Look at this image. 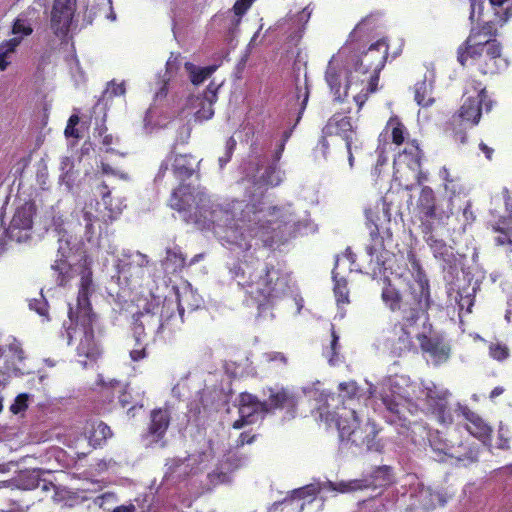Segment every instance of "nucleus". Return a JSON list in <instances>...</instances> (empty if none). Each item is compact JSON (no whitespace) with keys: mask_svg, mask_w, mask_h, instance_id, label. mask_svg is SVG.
<instances>
[{"mask_svg":"<svg viewBox=\"0 0 512 512\" xmlns=\"http://www.w3.org/2000/svg\"><path fill=\"white\" fill-rule=\"evenodd\" d=\"M229 275L243 292V304L259 313L272 309L289 291L290 276L279 263L245 256L232 264Z\"/></svg>","mask_w":512,"mask_h":512,"instance_id":"obj_1","label":"nucleus"},{"mask_svg":"<svg viewBox=\"0 0 512 512\" xmlns=\"http://www.w3.org/2000/svg\"><path fill=\"white\" fill-rule=\"evenodd\" d=\"M228 206L217 205L212 209L214 232L225 243L248 251L252 247L251 241L262 233L265 225L260 224L259 212L254 205L246 204L242 208V202L234 200Z\"/></svg>","mask_w":512,"mask_h":512,"instance_id":"obj_2","label":"nucleus"},{"mask_svg":"<svg viewBox=\"0 0 512 512\" xmlns=\"http://www.w3.org/2000/svg\"><path fill=\"white\" fill-rule=\"evenodd\" d=\"M189 296H191L189 294ZM188 294L178 295L177 301L152 296L143 308L137 314L133 324V338L139 344V348H133L130 351V357L133 361H140L147 356V343L145 328L162 333L165 330L172 331V322L183 323L184 305L187 303Z\"/></svg>","mask_w":512,"mask_h":512,"instance_id":"obj_3","label":"nucleus"},{"mask_svg":"<svg viewBox=\"0 0 512 512\" xmlns=\"http://www.w3.org/2000/svg\"><path fill=\"white\" fill-rule=\"evenodd\" d=\"M94 292L92 279V270L84 259V266L81 272V279L77 295L76 310L69 308V318L75 320L76 327L73 329L76 333L78 330L82 336L77 346L78 356H83L91 361H96L100 356V349L95 341L93 323L96 315L92 311L90 296Z\"/></svg>","mask_w":512,"mask_h":512,"instance_id":"obj_4","label":"nucleus"},{"mask_svg":"<svg viewBox=\"0 0 512 512\" xmlns=\"http://www.w3.org/2000/svg\"><path fill=\"white\" fill-rule=\"evenodd\" d=\"M381 299L391 312H398L401 320L394 324L392 345L399 351L409 352L414 348L411 328L415 327L420 318L428 312L431 306L401 300L400 291L386 278V285L381 292Z\"/></svg>","mask_w":512,"mask_h":512,"instance_id":"obj_5","label":"nucleus"},{"mask_svg":"<svg viewBox=\"0 0 512 512\" xmlns=\"http://www.w3.org/2000/svg\"><path fill=\"white\" fill-rule=\"evenodd\" d=\"M366 228L369 231V244L366 252L370 257L369 265L373 275L383 274L386 267V241H392L391 213L385 202L377 203L365 210Z\"/></svg>","mask_w":512,"mask_h":512,"instance_id":"obj_6","label":"nucleus"},{"mask_svg":"<svg viewBox=\"0 0 512 512\" xmlns=\"http://www.w3.org/2000/svg\"><path fill=\"white\" fill-rule=\"evenodd\" d=\"M388 44L384 39L371 44L369 48L353 59V72L357 80L366 83L365 88L354 96L359 108L366 102L369 94L377 90L379 73L385 66L388 57Z\"/></svg>","mask_w":512,"mask_h":512,"instance_id":"obj_7","label":"nucleus"},{"mask_svg":"<svg viewBox=\"0 0 512 512\" xmlns=\"http://www.w3.org/2000/svg\"><path fill=\"white\" fill-rule=\"evenodd\" d=\"M336 426L341 441L368 451L379 450L380 445L376 441L378 430L375 423L369 418L366 421L361 420L355 410L344 408L343 412L338 414Z\"/></svg>","mask_w":512,"mask_h":512,"instance_id":"obj_8","label":"nucleus"},{"mask_svg":"<svg viewBox=\"0 0 512 512\" xmlns=\"http://www.w3.org/2000/svg\"><path fill=\"white\" fill-rule=\"evenodd\" d=\"M334 136L341 138L345 142L349 165L352 168L354 165L352 145L357 139V133L356 128L352 125L351 117L336 113L328 119L327 123L322 128V135L318 142L317 149L325 159L329 154L330 142L328 138Z\"/></svg>","mask_w":512,"mask_h":512,"instance_id":"obj_9","label":"nucleus"},{"mask_svg":"<svg viewBox=\"0 0 512 512\" xmlns=\"http://www.w3.org/2000/svg\"><path fill=\"white\" fill-rule=\"evenodd\" d=\"M463 98L464 101L457 111V117L461 122L475 126L481 119L482 105L486 107L487 111L491 109V101L487 100L486 86L476 78H468L464 84Z\"/></svg>","mask_w":512,"mask_h":512,"instance_id":"obj_10","label":"nucleus"},{"mask_svg":"<svg viewBox=\"0 0 512 512\" xmlns=\"http://www.w3.org/2000/svg\"><path fill=\"white\" fill-rule=\"evenodd\" d=\"M25 351L16 338H10L0 344V383L5 384L11 378L22 377L28 373Z\"/></svg>","mask_w":512,"mask_h":512,"instance_id":"obj_11","label":"nucleus"},{"mask_svg":"<svg viewBox=\"0 0 512 512\" xmlns=\"http://www.w3.org/2000/svg\"><path fill=\"white\" fill-rule=\"evenodd\" d=\"M35 214L36 206L33 202H25L22 206L18 207L9 227L5 230V238L17 243L29 240L31 238Z\"/></svg>","mask_w":512,"mask_h":512,"instance_id":"obj_12","label":"nucleus"},{"mask_svg":"<svg viewBox=\"0 0 512 512\" xmlns=\"http://www.w3.org/2000/svg\"><path fill=\"white\" fill-rule=\"evenodd\" d=\"M451 393L447 389L438 388L434 383L425 388V403L428 411L443 426H450L454 422L449 406Z\"/></svg>","mask_w":512,"mask_h":512,"instance_id":"obj_13","label":"nucleus"},{"mask_svg":"<svg viewBox=\"0 0 512 512\" xmlns=\"http://www.w3.org/2000/svg\"><path fill=\"white\" fill-rule=\"evenodd\" d=\"M409 261L414 273V283H410L408 285V290L404 293L400 292L401 300L431 306L432 300L430 296V285L425 271L415 255H410Z\"/></svg>","mask_w":512,"mask_h":512,"instance_id":"obj_14","label":"nucleus"},{"mask_svg":"<svg viewBox=\"0 0 512 512\" xmlns=\"http://www.w3.org/2000/svg\"><path fill=\"white\" fill-rule=\"evenodd\" d=\"M416 209L419 216L435 218L439 223L448 220L453 213L450 200H447L446 207H444L443 203L437 200L434 190L429 186L421 188L416 202Z\"/></svg>","mask_w":512,"mask_h":512,"instance_id":"obj_15","label":"nucleus"},{"mask_svg":"<svg viewBox=\"0 0 512 512\" xmlns=\"http://www.w3.org/2000/svg\"><path fill=\"white\" fill-rule=\"evenodd\" d=\"M468 62L483 75L498 74L509 65L508 60L502 56L501 44H492L491 48L481 51L479 56L469 57Z\"/></svg>","mask_w":512,"mask_h":512,"instance_id":"obj_16","label":"nucleus"},{"mask_svg":"<svg viewBox=\"0 0 512 512\" xmlns=\"http://www.w3.org/2000/svg\"><path fill=\"white\" fill-rule=\"evenodd\" d=\"M492 44L501 43L478 30L471 29L467 39L457 49V60L464 67L468 64L469 57L479 56L481 51L491 48Z\"/></svg>","mask_w":512,"mask_h":512,"instance_id":"obj_17","label":"nucleus"},{"mask_svg":"<svg viewBox=\"0 0 512 512\" xmlns=\"http://www.w3.org/2000/svg\"><path fill=\"white\" fill-rule=\"evenodd\" d=\"M76 11L75 0H54L51 10V29L56 36H66Z\"/></svg>","mask_w":512,"mask_h":512,"instance_id":"obj_18","label":"nucleus"},{"mask_svg":"<svg viewBox=\"0 0 512 512\" xmlns=\"http://www.w3.org/2000/svg\"><path fill=\"white\" fill-rule=\"evenodd\" d=\"M269 397L266 400L267 413H273L276 410H284L289 418H294L297 414L299 397L288 388L269 389Z\"/></svg>","mask_w":512,"mask_h":512,"instance_id":"obj_19","label":"nucleus"},{"mask_svg":"<svg viewBox=\"0 0 512 512\" xmlns=\"http://www.w3.org/2000/svg\"><path fill=\"white\" fill-rule=\"evenodd\" d=\"M175 148V145L173 146ZM168 160L172 161L174 176L181 180H187L198 173L201 160H198L191 153L178 154L174 149L168 154Z\"/></svg>","mask_w":512,"mask_h":512,"instance_id":"obj_20","label":"nucleus"},{"mask_svg":"<svg viewBox=\"0 0 512 512\" xmlns=\"http://www.w3.org/2000/svg\"><path fill=\"white\" fill-rule=\"evenodd\" d=\"M457 410L466 420L465 429L475 438L486 442L490 440L492 428L482 419L480 415L472 411L467 405H457Z\"/></svg>","mask_w":512,"mask_h":512,"instance_id":"obj_21","label":"nucleus"},{"mask_svg":"<svg viewBox=\"0 0 512 512\" xmlns=\"http://www.w3.org/2000/svg\"><path fill=\"white\" fill-rule=\"evenodd\" d=\"M363 490L385 488L394 483L393 468L389 465H381L372 469L368 474L360 478Z\"/></svg>","mask_w":512,"mask_h":512,"instance_id":"obj_22","label":"nucleus"},{"mask_svg":"<svg viewBox=\"0 0 512 512\" xmlns=\"http://www.w3.org/2000/svg\"><path fill=\"white\" fill-rule=\"evenodd\" d=\"M325 79L335 99L343 100L347 96L348 88L355 83L354 79H357V75L351 70L347 83L343 87L341 82V70L333 61H330L325 72Z\"/></svg>","mask_w":512,"mask_h":512,"instance_id":"obj_23","label":"nucleus"},{"mask_svg":"<svg viewBox=\"0 0 512 512\" xmlns=\"http://www.w3.org/2000/svg\"><path fill=\"white\" fill-rule=\"evenodd\" d=\"M83 433L89 445L95 449L102 447L113 435L110 427L99 420H87L83 427Z\"/></svg>","mask_w":512,"mask_h":512,"instance_id":"obj_24","label":"nucleus"},{"mask_svg":"<svg viewBox=\"0 0 512 512\" xmlns=\"http://www.w3.org/2000/svg\"><path fill=\"white\" fill-rule=\"evenodd\" d=\"M170 412L167 409H154L150 414L148 434L156 441L162 439L170 425Z\"/></svg>","mask_w":512,"mask_h":512,"instance_id":"obj_25","label":"nucleus"},{"mask_svg":"<svg viewBox=\"0 0 512 512\" xmlns=\"http://www.w3.org/2000/svg\"><path fill=\"white\" fill-rule=\"evenodd\" d=\"M98 190L106 210V213L103 215L104 221L106 223L112 222L122 213L124 208L123 202L119 199L114 200L111 197V191L105 182L99 185Z\"/></svg>","mask_w":512,"mask_h":512,"instance_id":"obj_26","label":"nucleus"},{"mask_svg":"<svg viewBox=\"0 0 512 512\" xmlns=\"http://www.w3.org/2000/svg\"><path fill=\"white\" fill-rule=\"evenodd\" d=\"M161 266L166 275L179 273L186 266V256L178 246L168 248L165 258L161 261Z\"/></svg>","mask_w":512,"mask_h":512,"instance_id":"obj_27","label":"nucleus"},{"mask_svg":"<svg viewBox=\"0 0 512 512\" xmlns=\"http://www.w3.org/2000/svg\"><path fill=\"white\" fill-rule=\"evenodd\" d=\"M420 347L424 352L429 353L432 357L446 360L450 353V348L440 338L429 337L425 334L418 336Z\"/></svg>","mask_w":512,"mask_h":512,"instance_id":"obj_28","label":"nucleus"},{"mask_svg":"<svg viewBox=\"0 0 512 512\" xmlns=\"http://www.w3.org/2000/svg\"><path fill=\"white\" fill-rule=\"evenodd\" d=\"M267 414L266 400L260 401L257 396L243 392L239 396V414L253 417L255 414Z\"/></svg>","mask_w":512,"mask_h":512,"instance_id":"obj_29","label":"nucleus"},{"mask_svg":"<svg viewBox=\"0 0 512 512\" xmlns=\"http://www.w3.org/2000/svg\"><path fill=\"white\" fill-rule=\"evenodd\" d=\"M190 187L179 185L171 194L169 199L170 207L181 212L187 211L194 201L193 195L189 192Z\"/></svg>","mask_w":512,"mask_h":512,"instance_id":"obj_30","label":"nucleus"},{"mask_svg":"<svg viewBox=\"0 0 512 512\" xmlns=\"http://www.w3.org/2000/svg\"><path fill=\"white\" fill-rule=\"evenodd\" d=\"M425 241L436 259L449 263L454 258L452 247L447 245L443 239L430 235L425 238Z\"/></svg>","mask_w":512,"mask_h":512,"instance_id":"obj_31","label":"nucleus"},{"mask_svg":"<svg viewBox=\"0 0 512 512\" xmlns=\"http://www.w3.org/2000/svg\"><path fill=\"white\" fill-rule=\"evenodd\" d=\"M416 497L419 507L424 511L434 509L437 505H444L445 503L442 495L433 491L430 487H422Z\"/></svg>","mask_w":512,"mask_h":512,"instance_id":"obj_32","label":"nucleus"},{"mask_svg":"<svg viewBox=\"0 0 512 512\" xmlns=\"http://www.w3.org/2000/svg\"><path fill=\"white\" fill-rule=\"evenodd\" d=\"M439 176L443 181L445 191L449 193L448 200H450V203H452V198L456 195H459L464 190L460 179L458 177L452 176L449 169L445 166L440 169Z\"/></svg>","mask_w":512,"mask_h":512,"instance_id":"obj_33","label":"nucleus"},{"mask_svg":"<svg viewBox=\"0 0 512 512\" xmlns=\"http://www.w3.org/2000/svg\"><path fill=\"white\" fill-rule=\"evenodd\" d=\"M64 252L61 253V258L56 259L52 265V270L57 274L56 283L59 286H65L72 279V267L66 260Z\"/></svg>","mask_w":512,"mask_h":512,"instance_id":"obj_34","label":"nucleus"},{"mask_svg":"<svg viewBox=\"0 0 512 512\" xmlns=\"http://www.w3.org/2000/svg\"><path fill=\"white\" fill-rule=\"evenodd\" d=\"M191 106L197 108L195 112L196 119L209 120L214 115L213 105L216 101L201 98V96H193L189 99Z\"/></svg>","mask_w":512,"mask_h":512,"instance_id":"obj_35","label":"nucleus"},{"mask_svg":"<svg viewBox=\"0 0 512 512\" xmlns=\"http://www.w3.org/2000/svg\"><path fill=\"white\" fill-rule=\"evenodd\" d=\"M285 150L284 143H278L277 147L272 155V163L267 167L265 172L262 175L263 181L268 185H278L279 179L274 176L277 168H278V162L280 161L282 154Z\"/></svg>","mask_w":512,"mask_h":512,"instance_id":"obj_36","label":"nucleus"},{"mask_svg":"<svg viewBox=\"0 0 512 512\" xmlns=\"http://www.w3.org/2000/svg\"><path fill=\"white\" fill-rule=\"evenodd\" d=\"M186 71L190 75L192 84L199 85L210 77L218 68L217 65H210L199 68L191 62H186L184 65Z\"/></svg>","mask_w":512,"mask_h":512,"instance_id":"obj_37","label":"nucleus"},{"mask_svg":"<svg viewBox=\"0 0 512 512\" xmlns=\"http://www.w3.org/2000/svg\"><path fill=\"white\" fill-rule=\"evenodd\" d=\"M406 146L403 149L402 153L399 155L400 157L402 155L408 157L407 165L411 168L414 167H420L421 164V158H422V150L419 146L418 140L416 139H407L404 143Z\"/></svg>","mask_w":512,"mask_h":512,"instance_id":"obj_38","label":"nucleus"},{"mask_svg":"<svg viewBox=\"0 0 512 512\" xmlns=\"http://www.w3.org/2000/svg\"><path fill=\"white\" fill-rule=\"evenodd\" d=\"M21 44V38L12 37L0 43V71H5L11 64L10 55Z\"/></svg>","mask_w":512,"mask_h":512,"instance_id":"obj_39","label":"nucleus"},{"mask_svg":"<svg viewBox=\"0 0 512 512\" xmlns=\"http://www.w3.org/2000/svg\"><path fill=\"white\" fill-rule=\"evenodd\" d=\"M387 128H391V141L400 146L409 138L406 126L397 117H391L387 122Z\"/></svg>","mask_w":512,"mask_h":512,"instance_id":"obj_40","label":"nucleus"},{"mask_svg":"<svg viewBox=\"0 0 512 512\" xmlns=\"http://www.w3.org/2000/svg\"><path fill=\"white\" fill-rule=\"evenodd\" d=\"M360 478L352 479L348 481L331 482L328 481L325 485V489L336 491L338 493H354L357 491H363Z\"/></svg>","mask_w":512,"mask_h":512,"instance_id":"obj_41","label":"nucleus"},{"mask_svg":"<svg viewBox=\"0 0 512 512\" xmlns=\"http://www.w3.org/2000/svg\"><path fill=\"white\" fill-rule=\"evenodd\" d=\"M415 101L422 107H429L434 102L431 97V89L425 80L418 81L415 84Z\"/></svg>","mask_w":512,"mask_h":512,"instance_id":"obj_42","label":"nucleus"},{"mask_svg":"<svg viewBox=\"0 0 512 512\" xmlns=\"http://www.w3.org/2000/svg\"><path fill=\"white\" fill-rule=\"evenodd\" d=\"M11 32L14 37L21 38L22 42L24 37L30 36L33 33V27L28 18L20 14L13 22Z\"/></svg>","mask_w":512,"mask_h":512,"instance_id":"obj_43","label":"nucleus"},{"mask_svg":"<svg viewBox=\"0 0 512 512\" xmlns=\"http://www.w3.org/2000/svg\"><path fill=\"white\" fill-rule=\"evenodd\" d=\"M309 87L307 85V81H305L304 85L296 84V100L299 102V111L297 122L301 119L303 112L306 109L308 99H309Z\"/></svg>","mask_w":512,"mask_h":512,"instance_id":"obj_44","label":"nucleus"},{"mask_svg":"<svg viewBox=\"0 0 512 512\" xmlns=\"http://www.w3.org/2000/svg\"><path fill=\"white\" fill-rule=\"evenodd\" d=\"M334 294L338 305L349 303V290L345 280L335 279Z\"/></svg>","mask_w":512,"mask_h":512,"instance_id":"obj_45","label":"nucleus"},{"mask_svg":"<svg viewBox=\"0 0 512 512\" xmlns=\"http://www.w3.org/2000/svg\"><path fill=\"white\" fill-rule=\"evenodd\" d=\"M489 355L494 360L504 361L509 357L510 351L507 345L496 342L489 345Z\"/></svg>","mask_w":512,"mask_h":512,"instance_id":"obj_46","label":"nucleus"},{"mask_svg":"<svg viewBox=\"0 0 512 512\" xmlns=\"http://www.w3.org/2000/svg\"><path fill=\"white\" fill-rule=\"evenodd\" d=\"M498 235L495 237V243L499 246H507L508 251L512 252V229H496Z\"/></svg>","mask_w":512,"mask_h":512,"instance_id":"obj_47","label":"nucleus"},{"mask_svg":"<svg viewBox=\"0 0 512 512\" xmlns=\"http://www.w3.org/2000/svg\"><path fill=\"white\" fill-rule=\"evenodd\" d=\"M79 121H80V119H79L78 115H76V114H73L69 117L67 126L64 131L66 137H73L75 139L81 138L80 131L76 128Z\"/></svg>","mask_w":512,"mask_h":512,"instance_id":"obj_48","label":"nucleus"},{"mask_svg":"<svg viewBox=\"0 0 512 512\" xmlns=\"http://www.w3.org/2000/svg\"><path fill=\"white\" fill-rule=\"evenodd\" d=\"M28 394L21 393L16 396L14 402L10 406V411L13 414H18L25 411L28 408Z\"/></svg>","mask_w":512,"mask_h":512,"instance_id":"obj_49","label":"nucleus"},{"mask_svg":"<svg viewBox=\"0 0 512 512\" xmlns=\"http://www.w3.org/2000/svg\"><path fill=\"white\" fill-rule=\"evenodd\" d=\"M381 399L389 412L396 415L400 413V403L396 401V397L393 394H385Z\"/></svg>","mask_w":512,"mask_h":512,"instance_id":"obj_50","label":"nucleus"},{"mask_svg":"<svg viewBox=\"0 0 512 512\" xmlns=\"http://www.w3.org/2000/svg\"><path fill=\"white\" fill-rule=\"evenodd\" d=\"M421 220V231L424 234V239L430 235H433L434 225L433 221H436L435 218H425L424 216H419Z\"/></svg>","mask_w":512,"mask_h":512,"instance_id":"obj_51","label":"nucleus"},{"mask_svg":"<svg viewBox=\"0 0 512 512\" xmlns=\"http://www.w3.org/2000/svg\"><path fill=\"white\" fill-rule=\"evenodd\" d=\"M252 0H236L233 11L237 16H243L252 5Z\"/></svg>","mask_w":512,"mask_h":512,"instance_id":"obj_52","label":"nucleus"},{"mask_svg":"<svg viewBox=\"0 0 512 512\" xmlns=\"http://www.w3.org/2000/svg\"><path fill=\"white\" fill-rule=\"evenodd\" d=\"M472 29L473 30H478V32H481L484 35L489 36V37H491L493 39H495V37L497 35V29H496L494 23L491 22V21L485 22L482 26L476 27V28H472Z\"/></svg>","mask_w":512,"mask_h":512,"instance_id":"obj_53","label":"nucleus"},{"mask_svg":"<svg viewBox=\"0 0 512 512\" xmlns=\"http://www.w3.org/2000/svg\"><path fill=\"white\" fill-rule=\"evenodd\" d=\"M219 89V85H216L214 82H211L203 92V95H200L201 98H205L212 101H217V92Z\"/></svg>","mask_w":512,"mask_h":512,"instance_id":"obj_54","label":"nucleus"},{"mask_svg":"<svg viewBox=\"0 0 512 512\" xmlns=\"http://www.w3.org/2000/svg\"><path fill=\"white\" fill-rule=\"evenodd\" d=\"M29 305L41 316H46L48 314V305L44 300H34Z\"/></svg>","mask_w":512,"mask_h":512,"instance_id":"obj_55","label":"nucleus"},{"mask_svg":"<svg viewBox=\"0 0 512 512\" xmlns=\"http://www.w3.org/2000/svg\"><path fill=\"white\" fill-rule=\"evenodd\" d=\"M266 359L269 362H279L283 366L287 364L286 356L281 352H270L266 354Z\"/></svg>","mask_w":512,"mask_h":512,"instance_id":"obj_56","label":"nucleus"},{"mask_svg":"<svg viewBox=\"0 0 512 512\" xmlns=\"http://www.w3.org/2000/svg\"><path fill=\"white\" fill-rule=\"evenodd\" d=\"M256 435L251 434L248 431L242 432L237 440V446H244L245 444H251L254 442Z\"/></svg>","mask_w":512,"mask_h":512,"instance_id":"obj_57","label":"nucleus"},{"mask_svg":"<svg viewBox=\"0 0 512 512\" xmlns=\"http://www.w3.org/2000/svg\"><path fill=\"white\" fill-rule=\"evenodd\" d=\"M450 456L458 459V460H465V459H469V460H474V451L472 449H468L467 452H450L449 453Z\"/></svg>","mask_w":512,"mask_h":512,"instance_id":"obj_58","label":"nucleus"},{"mask_svg":"<svg viewBox=\"0 0 512 512\" xmlns=\"http://www.w3.org/2000/svg\"><path fill=\"white\" fill-rule=\"evenodd\" d=\"M252 422H253V420L251 419V417L240 414V418L237 419L236 421H234V423L232 424V427L234 429H241L245 425L251 424Z\"/></svg>","mask_w":512,"mask_h":512,"instance_id":"obj_59","label":"nucleus"},{"mask_svg":"<svg viewBox=\"0 0 512 512\" xmlns=\"http://www.w3.org/2000/svg\"><path fill=\"white\" fill-rule=\"evenodd\" d=\"M483 3H484V0H470L471 11H470L469 18L472 22L474 21V18H475L476 9L481 10Z\"/></svg>","mask_w":512,"mask_h":512,"instance_id":"obj_60","label":"nucleus"},{"mask_svg":"<svg viewBox=\"0 0 512 512\" xmlns=\"http://www.w3.org/2000/svg\"><path fill=\"white\" fill-rule=\"evenodd\" d=\"M377 16H378V14H370V15L366 16L358 23V25L356 26V29H362L366 25L374 24V22L377 20Z\"/></svg>","mask_w":512,"mask_h":512,"instance_id":"obj_61","label":"nucleus"},{"mask_svg":"<svg viewBox=\"0 0 512 512\" xmlns=\"http://www.w3.org/2000/svg\"><path fill=\"white\" fill-rule=\"evenodd\" d=\"M473 299L470 296L461 297L459 301V307L462 310L465 305H467V312H471V307L473 306Z\"/></svg>","mask_w":512,"mask_h":512,"instance_id":"obj_62","label":"nucleus"},{"mask_svg":"<svg viewBox=\"0 0 512 512\" xmlns=\"http://www.w3.org/2000/svg\"><path fill=\"white\" fill-rule=\"evenodd\" d=\"M236 145H237L236 140L232 136L229 137L225 144V152L227 154L233 155Z\"/></svg>","mask_w":512,"mask_h":512,"instance_id":"obj_63","label":"nucleus"},{"mask_svg":"<svg viewBox=\"0 0 512 512\" xmlns=\"http://www.w3.org/2000/svg\"><path fill=\"white\" fill-rule=\"evenodd\" d=\"M135 510V506L133 504H129L117 506L112 512H135Z\"/></svg>","mask_w":512,"mask_h":512,"instance_id":"obj_64","label":"nucleus"}]
</instances>
